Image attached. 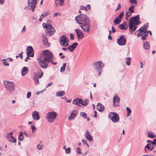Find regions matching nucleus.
<instances>
[{
    "label": "nucleus",
    "instance_id": "obj_1",
    "mask_svg": "<svg viewBox=\"0 0 156 156\" xmlns=\"http://www.w3.org/2000/svg\"><path fill=\"white\" fill-rule=\"evenodd\" d=\"M76 22L83 30L87 33L89 32L90 30V23L88 16L85 14H80L75 17Z\"/></svg>",
    "mask_w": 156,
    "mask_h": 156
},
{
    "label": "nucleus",
    "instance_id": "obj_2",
    "mask_svg": "<svg viewBox=\"0 0 156 156\" xmlns=\"http://www.w3.org/2000/svg\"><path fill=\"white\" fill-rule=\"evenodd\" d=\"M43 54L42 56L44 60H46L54 65L57 64V62H53V56L52 53L50 51L48 50L43 51Z\"/></svg>",
    "mask_w": 156,
    "mask_h": 156
},
{
    "label": "nucleus",
    "instance_id": "obj_3",
    "mask_svg": "<svg viewBox=\"0 0 156 156\" xmlns=\"http://www.w3.org/2000/svg\"><path fill=\"white\" fill-rule=\"evenodd\" d=\"M57 116V113L54 111H51L47 114L46 118L48 122H52L54 121Z\"/></svg>",
    "mask_w": 156,
    "mask_h": 156
},
{
    "label": "nucleus",
    "instance_id": "obj_4",
    "mask_svg": "<svg viewBox=\"0 0 156 156\" xmlns=\"http://www.w3.org/2000/svg\"><path fill=\"white\" fill-rule=\"evenodd\" d=\"M103 66L104 65L101 61L95 62L93 64V67L95 70L98 73V76L100 75Z\"/></svg>",
    "mask_w": 156,
    "mask_h": 156
},
{
    "label": "nucleus",
    "instance_id": "obj_5",
    "mask_svg": "<svg viewBox=\"0 0 156 156\" xmlns=\"http://www.w3.org/2000/svg\"><path fill=\"white\" fill-rule=\"evenodd\" d=\"M3 84L8 91L12 92L15 89L13 83L12 82L5 80L4 81Z\"/></svg>",
    "mask_w": 156,
    "mask_h": 156
},
{
    "label": "nucleus",
    "instance_id": "obj_6",
    "mask_svg": "<svg viewBox=\"0 0 156 156\" xmlns=\"http://www.w3.org/2000/svg\"><path fill=\"white\" fill-rule=\"evenodd\" d=\"M38 62L40 66L44 69H46L47 68L49 63V62L46 60H44L43 57H42L41 58H38Z\"/></svg>",
    "mask_w": 156,
    "mask_h": 156
},
{
    "label": "nucleus",
    "instance_id": "obj_7",
    "mask_svg": "<svg viewBox=\"0 0 156 156\" xmlns=\"http://www.w3.org/2000/svg\"><path fill=\"white\" fill-rule=\"evenodd\" d=\"M69 39L65 35H62L60 38L59 43L62 46H67L69 45Z\"/></svg>",
    "mask_w": 156,
    "mask_h": 156
},
{
    "label": "nucleus",
    "instance_id": "obj_8",
    "mask_svg": "<svg viewBox=\"0 0 156 156\" xmlns=\"http://www.w3.org/2000/svg\"><path fill=\"white\" fill-rule=\"evenodd\" d=\"M126 38L124 35H121L117 40V44L120 46H124L126 44Z\"/></svg>",
    "mask_w": 156,
    "mask_h": 156
},
{
    "label": "nucleus",
    "instance_id": "obj_9",
    "mask_svg": "<svg viewBox=\"0 0 156 156\" xmlns=\"http://www.w3.org/2000/svg\"><path fill=\"white\" fill-rule=\"evenodd\" d=\"M108 117L109 119L114 122H117L119 120V115L117 113L115 112H110L109 114Z\"/></svg>",
    "mask_w": 156,
    "mask_h": 156
},
{
    "label": "nucleus",
    "instance_id": "obj_10",
    "mask_svg": "<svg viewBox=\"0 0 156 156\" xmlns=\"http://www.w3.org/2000/svg\"><path fill=\"white\" fill-rule=\"evenodd\" d=\"M38 0H28V4L29 7L30 8L29 9H31L32 12H34L35 10V8L36 7V5L37 2Z\"/></svg>",
    "mask_w": 156,
    "mask_h": 156
},
{
    "label": "nucleus",
    "instance_id": "obj_11",
    "mask_svg": "<svg viewBox=\"0 0 156 156\" xmlns=\"http://www.w3.org/2000/svg\"><path fill=\"white\" fill-rule=\"evenodd\" d=\"M129 23H135L136 25H138L141 23V22H139V15H138L135 17H131L129 19Z\"/></svg>",
    "mask_w": 156,
    "mask_h": 156
},
{
    "label": "nucleus",
    "instance_id": "obj_12",
    "mask_svg": "<svg viewBox=\"0 0 156 156\" xmlns=\"http://www.w3.org/2000/svg\"><path fill=\"white\" fill-rule=\"evenodd\" d=\"M120 98L119 96L116 94H115L113 97V102L115 106H118L119 105Z\"/></svg>",
    "mask_w": 156,
    "mask_h": 156
},
{
    "label": "nucleus",
    "instance_id": "obj_13",
    "mask_svg": "<svg viewBox=\"0 0 156 156\" xmlns=\"http://www.w3.org/2000/svg\"><path fill=\"white\" fill-rule=\"evenodd\" d=\"M12 133H9L7 134V139L9 142L13 143H16V140L12 136Z\"/></svg>",
    "mask_w": 156,
    "mask_h": 156
},
{
    "label": "nucleus",
    "instance_id": "obj_14",
    "mask_svg": "<svg viewBox=\"0 0 156 156\" xmlns=\"http://www.w3.org/2000/svg\"><path fill=\"white\" fill-rule=\"evenodd\" d=\"M48 27L46 30L48 32V35L50 36H52L55 32V29L51 25L49 26Z\"/></svg>",
    "mask_w": 156,
    "mask_h": 156
},
{
    "label": "nucleus",
    "instance_id": "obj_15",
    "mask_svg": "<svg viewBox=\"0 0 156 156\" xmlns=\"http://www.w3.org/2000/svg\"><path fill=\"white\" fill-rule=\"evenodd\" d=\"M154 149V147L153 145L151 144H147L145 147L144 148L145 152L148 153L149 151H151Z\"/></svg>",
    "mask_w": 156,
    "mask_h": 156
},
{
    "label": "nucleus",
    "instance_id": "obj_16",
    "mask_svg": "<svg viewBox=\"0 0 156 156\" xmlns=\"http://www.w3.org/2000/svg\"><path fill=\"white\" fill-rule=\"evenodd\" d=\"M78 114V111L76 110H74L72 111L70 114V115L68 117L69 120L70 121L72 120Z\"/></svg>",
    "mask_w": 156,
    "mask_h": 156
},
{
    "label": "nucleus",
    "instance_id": "obj_17",
    "mask_svg": "<svg viewBox=\"0 0 156 156\" xmlns=\"http://www.w3.org/2000/svg\"><path fill=\"white\" fill-rule=\"evenodd\" d=\"M136 25L135 23H129V31L131 33L135 31L136 29Z\"/></svg>",
    "mask_w": 156,
    "mask_h": 156
},
{
    "label": "nucleus",
    "instance_id": "obj_18",
    "mask_svg": "<svg viewBox=\"0 0 156 156\" xmlns=\"http://www.w3.org/2000/svg\"><path fill=\"white\" fill-rule=\"evenodd\" d=\"M74 30L77 34L78 39L81 38L83 36V34L80 30L76 29Z\"/></svg>",
    "mask_w": 156,
    "mask_h": 156
},
{
    "label": "nucleus",
    "instance_id": "obj_19",
    "mask_svg": "<svg viewBox=\"0 0 156 156\" xmlns=\"http://www.w3.org/2000/svg\"><path fill=\"white\" fill-rule=\"evenodd\" d=\"M32 117L34 120H38L40 119L39 113L36 111H35L32 112Z\"/></svg>",
    "mask_w": 156,
    "mask_h": 156
},
{
    "label": "nucleus",
    "instance_id": "obj_20",
    "mask_svg": "<svg viewBox=\"0 0 156 156\" xmlns=\"http://www.w3.org/2000/svg\"><path fill=\"white\" fill-rule=\"evenodd\" d=\"M85 136L86 139L89 141H93V137L88 130L87 131L86 133L85 134Z\"/></svg>",
    "mask_w": 156,
    "mask_h": 156
},
{
    "label": "nucleus",
    "instance_id": "obj_21",
    "mask_svg": "<svg viewBox=\"0 0 156 156\" xmlns=\"http://www.w3.org/2000/svg\"><path fill=\"white\" fill-rule=\"evenodd\" d=\"M147 25L146 26H145V24L143 27H141L139 29L136 31V33L138 32L139 31H140V32H142L145 33V32H146L147 28L148 26V23H147Z\"/></svg>",
    "mask_w": 156,
    "mask_h": 156
},
{
    "label": "nucleus",
    "instance_id": "obj_22",
    "mask_svg": "<svg viewBox=\"0 0 156 156\" xmlns=\"http://www.w3.org/2000/svg\"><path fill=\"white\" fill-rule=\"evenodd\" d=\"M119 28L121 30H126L128 28V25L126 22H124L121 24L119 25Z\"/></svg>",
    "mask_w": 156,
    "mask_h": 156
},
{
    "label": "nucleus",
    "instance_id": "obj_23",
    "mask_svg": "<svg viewBox=\"0 0 156 156\" xmlns=\"http://www.w3.org/2000/svg\"><path fill=\"white\" fill-rule=\"evenodd\" d=\"M91 8V6L90 4H87L86 6L81 5L80 7V9L86 11H88Z\"/></svg>",
    "mask_w": 156,
    "mask_h": 156
},
{
    "label": "nucleus",
    "instance_id": "obj_24",
    "mask_svg": "<svg viewBox=\"0 0 156 156\" xmlns=\"http://www.w3.org/2000/svg\"><path fill=\"white\" fill-rule=\"evenodd\" d=\"M40 71L41 72L40 73L39 72L34 73V77L38 78H41L43 75V72L41 70H40Z\"/></svg>",
    "mask_w": 156,
    "mask_h": 156
},
{
    "label": "nucleus",
    "instance_id": "obj_25",
    "mask_svg": "<svg viewBox=\"0 0 156 156\" xmlns=\"http://www.w3.org/2000/svg\"><path fill=\"white\" fill-rule=\"evenodd\" d=\"M55 5L57 7L58 6V3L59 5L61 6H62L64 5V2L65 0H54Z\"/></svg>",
    "mask_w": 156,
    "mask_h": 156
},
{
    "label": "nucleus",
    "instance_id": "obj_26",
    "mask_svg": "<svg viewBox=\"0 0 156 156\" xmlns=\"http://www.w3.org/2000/svg\"><path fill=\"white\" fill-rule=\"evenodd\" d=\"M97 109L100 112H101L104 110V107L101 103H98L97 106Z\"/></svg>",
    "mask_w": 156,
    "mask_h": 156
},
{
    "label": "nucleus",
    "instance_id": "obj_27",
    "mask_svg": "<svg viewBox=\"0 0 156 156\" xmlns=\"http://www.w3.org/2000/svg\"><path fill=\"white\" fill-rule=\"evenodd\" d=\"M82 99L77 98L74 99L73 102V104L74 105H78L80 106L78 104H80V103L81 102Z\"/></svg>",
    "mask_w": 156,
    "mask_h": 156
},
{
    "label": "nucleus",
    "instance_id": "obj_28",
    "mask_svg": "<svg viewBox=\"0 0 156 156\" xmlns=\"http://www.w3.org/2000/svg\"><path fill=\"white\" fill-rule=\"evenodd\" d=\"M28 71V68L27 67H23V68L21 71V74L22 76H24L26 75Z\"/></svg>",
    "mask_w": 156,
    "mask_h": 156
},
{
    "label": "nucleus",
    "instance_id": "obj_29",
    "mask_svg": "<svg viewBox=\"0 0 156 156\" xmlns=\"http://www.w3.org/2000/svg\"><path fill=\"white\" fill-rule=\"evenodd\" d=\"M78 45V43L76 42L73 43L71 45H70V47H72V49L70 50V51L71 52H73L75 48H76L77 45Z\"/></svg>",
    "mask_w": 156,
    "mask_h": 156
},
{
    "label": "nucleus",
    "instance_id": "obj_30",
    "mask_svg": "<svg viewBox=\"0 0 156 156\" xmlns=\"http://www.w3.org/2000/svg\"><path fill=\"white\" fill-rule=\"evenodd\" d=\"M43 43L44 44L48 46H49L50 45V43L48 41V39L46 37H44L42 38Z\"/></svg>",
    "mask_w": 156,
    "mask_h": 156
},
{
    "label": "nucleus",
    "instance_id": "obj_31",
    "mask_svg": "<svg viewBox=\"0 0 156 156\" xmlns=\"http://www.w3.org/2000/svg\"><path fill=\"white\" fill-rule=\"evenodd\" d=\"M81 102L80 103V104H81L83 106H85L88 104L89 103V101L88 99H85L84 101L82 99V101H81Z\"/></svg>",
    "mask_w": 156,
    "mask_h": 156
},
{
    "label": "nucleus",
    "instance_id": "obj_32",
    "mask_svg": "<svg viewBox=\"0 0 156 156\" xmlns=\"http://www.w3.org/2000/svg\"><path fill=\"white\" fill-rule=\"evenodd\" d=\"M121 21V20L120 19L117 17L114 20L113 22L114 23V25H116L119 24L120 23Z\"/></svg>",
    "mask_w": 156,
    "mask_h": 156
},
{
    "label": "nucleus",
    "instance_id": "obj_33",
    "mask_svg": "<svg viewBox=\"0 0 156 156\" xmlns=\"http://www.w3.org/2000/svg\"><path fill=\"white\" fill-rule=\"evenodd\" d=\"M143 45L144 48L147 50H148L150 48V45L146 41H144L143 42Z\"/></svg>",
    "mask_w": 156,
    "mask_h": 156
},
{
    "label": "nucleus",
    "instance_id": "obj_34",
    "mask_svg": "<svg viewBox=\"0 0 156 156\" xmlns=\"http://www.w3.org/2000/svg\"><path fill=\"white\" fill-rule=\"evenodd\" d=\"M64 91L62 90L60 91L57 92L56 93V95L58 97H61L65 94Z\"/></svg>",
    "mask_w": 156,
    "mask_h": 156
},
{
    "label": "nucleus",
    "instance_id": "obj_35",
    "mask_svg": "<svg viewBox=\"0 0 156 156\" xmlns=\"http://www.w3.org/2000/svg\"><path fill=\"white\" fill-rule=\"evenodd\" d=\"M147 133H148V136L149 137L151 138H153L156 137V135L154 134L153 133L151 132H149V131H147Z\"/></svg>",
    "mask_w": 156,
    "mask_h": 156
},
{
    "label": "nucleus",
    "instance_id": "obj_36",
    "mask_svg": "<svg viewBox=\"0 0 156 156\" xmlns=\"http://www.w3.org/2000/svg\"><path fill=\"white\" fill-rule=\"evenodd\" d=\"M129 2L132 5L135 6H136L137 3V0H129Z\"/></svg>",
    "mask_w": 156,
    "mask_h": 156
},
{
    "label": "nucleus",
    "instance_id": "obj_37",
    "mask_svg": "<svg viewBox=\"0 0 156 156\" xmlns=\"http://www.w3.org/2000/svg\"><path fill=\"white\" fill-rule=\"evenodd\" d=\"M134 5H133L131 6L129 9L128 10L130 11L129 12V13H133L134 12V7L135 6Z\"/></svg>",
    "mask_w": 156,
    "mask_h": 156
},
{
    "label": "nucleus",
    "instance_id": "obj_38",
    "mask_svg": "<svg viewBox=\"0 0 156 156\" xmlns=\"http://www.w3.org/2000/svg\"><path fill=\"white\" fill-rule=\"evenodd\" d=\"M66 66V63H64L63 64L62 66L61 67L60 69V72H64L65 70V68Z\"/></svg>",
    "mask_w": 156,
    "mask_h": 156
},
{
    "label": "nucleus",
    "instance_id": "obj_39",
    "mask_svg": "<svg viewBox=\"0 0 156 156\" xmlns=\"http://www.w3.org/2000/svg\"><path fill=\"white\" fill-rule=\"evenodd\" d=\"M131 58L130 57H127L126 58V60H127L126 62V64L128 65L129 66L130 64V61L131 60Z\"/></svg>",
    "mask_w": 156,
    "mask_h": 156
},
{
    "label": "nucleus",
    "instance_id": "obj_40",
    "mask_svg": "<svg viewBox=\"0 0 156 156\" xmlns=\"http://www.w3.org/2000/svg\"><path fill=\"white\" fill-rule=\"evenodd\" d=\"M50 14V12H49V11H46L45 12L42 14L41 16H42L44 18L45 17V16L49 15V14Z\"/></svg>",
    "mask_w": 156,
    "mask_h": 156
},
{
    "label": "nucleus",
    "instance_id": "obj_41",
    "mask_svg": "<svg viewBox=\"0 0 156 156\" xmlns=\"http://www.w3.org/2000/svg\"><path fill=\"white\" fill-rule=\"evenodd\" d=\"M144 33L141 37V39L142 40H146V37H147L148 35L147 33H146V32H145V33Z\"/></svg>",
    "mask_w": 156,
    "mask_h": 156
},
{
    "label": "nucleus",
    "instance_id": "obj_42",
    "mask_svg": "<svg viewBox=\"0 0 156 156\" xmlns=\"http://www.w3.org/2000/svg\"><path fill=\"white\" fill-rule=\"evenodd\" d=\"M23 140V133L22 132L20 133V134L19 136L18 140L20 141H22Z\"/></svg>",
    "mask_w": 156,
    "mask_h": 156
},
{
    "label": "nucleus",
    "instance_id": "obj_43",
    "mask_svg": "<svg viewBox=\"0 0 156 156\" xmlns=\"http://www.w3.org/2000/svg\"><path fill=\"white\" fill-rule=\"evenodd\" d=\"M131 13H129V12H126L125 14V18L126 20H127L128 19L129 17L131 15Z\"/></svg>",
    "mask_w": 156,
    "mask_h": 156
},
{
    "label": "nucleus",
    "instance_id": "obj_44",
    "mask_svg": "<svg viewBox=\"0 0 156 156\" xmlns=\"http://www.w3.org/2000/svg\"><path fill=\"white\" fill-rule=\"evenodd\" d=\"M126 109L127 111V116H128L131 112V110L130 108L129 107H127L126 108Z\"/></svg>",
    "mask_w": 156,
    "mask_h": 156
},
{
    "label": "nucleus",
    "instance_id": "obj_45",
    "mask_svg": "<svg viewBox=\"0 0 156 156\" xmlns=\"http://www.w3.org/2000/svg\"><path fill=\"white\" fill-rule=\"evenodd\" d=\"M27 54L29 55V56L31 57H33L34 56V51H28L27 52Z\"/></svg>",
    "mask_w": 156,
    "mask_h": 156
},
{
    "label": "nucleus",
    "instance_id": "obj_46",
    "mask_svg": "<svg viewBox=\"0 0 156 156\" xmlns=\"http://www.w3.org/2000/svg\"><path fill=\"white\" fill-rule=\"evenodd\" d=\"M80 115L81 116L83 117L84 118H87V115L86 113L83 112H81L80 113Z\"/></svg>",
    "mask_w": 156,
    "mask_h": 156
},
{
    "label": "nucleus",
    "instance_id": "obj_47",
    "mask_svg": "<svg viewBox=\"0 0 156 156\" xmlns=\"http://www.w3.org/2000/svg\"><path fill=\"white\" fill-rule=\"evenodd\" d=\"M51 25H50L48 24H47L46 23H43L42 24V26L43 27L45 28H46V29H47L48 28L49 26H50Z\"/></svg>",
    "mask_w": 156,
    "mask_h": 156
},
{
    "label": "nucleus",
    "instance_id": "obj_48",
    "mask_svg": "<svg viewBox=\"0 0 156 156\" xmlns=\"http://www.w3.org/2000/svg\"><path fill=\"white\" fill-rule=\"evenodd\" d=\"M27 52L28 51H34V50L33 48L31 46H29L27 48Z\"/></svg>",
    "mask_w": 156,
    "mask_h": 156
},
{
    "label": "nucleus",
    "instance_id": "obj_49",
    "mask_svg": "<svg viewBox=\"0 0 156 156\" xmlns=\"http://www.w3.org/2000/svg\"><path fill=\"white\" fill-rule=\"evenodd\" d=\"M35 83H36L37 84H39V82L38 78L34 77V78L33 79Z\"/></svg>",
    "mask_w": 156,
    "mask_h": 156
},
{
    "label": "nucleus",
    "instance_id": "obj_50",
    "mask_svg": "<svg viewBox=\"0 0 156 156\" xmlns=\"http://www.w3.org/2000/svg\"><path fill=\"white\" fill-rule=\"evenodd\" d=\"M124 12H122L121 13H120L119 15V16L118 17V18H119V19H120L122 20V19L123 16L124 14Z\"/></svg>",
    "mask_w": 156,
    "mask_h": 156
},
{
    "label": "nucleus",
    "instance_id": "obj_51",
    "mask_svg": "<svg viewBox=\"0 0 156 156\" xmlns=\"http://www.w3.org/2000/svg\"><path fill=\"white\" fill-rule=\"evenodd\" d=\"M31 128L32 129V132L33 133L36 130V127L34 125H32L31 126Z\"/></svg>",
    "mask_w": 156,
    "mask_h": 156
},
{
    "label": "nucleus",
    "instance_id": "obj_52",
    "mask_svg": "<svg viewBox=\"0 0 156 156\" xmlns=\"http://www.w3.org/2000/svg\"><path fill=\"white\" fill-rule=\"evenodd\" d=\"M6 60V59H2V61H4V62H3V65L4 66H8L9 65V64L7 62H5V61Z\"/></svg>",
    "mask_w": 156,
    "mask_h": 156
},
{
    "label": "nucleus",
    "instance_id": "obj_53",
    "mask_svg": "<svg viewBox=\"0 0 156 156\" xmlns=\"http://www.w3.org/2000/svg\"><path fill=\"white\" fill-rule=\"evenodd\" d=\"M82 142L85 144L88 147H89V146L87 143V140L85 139L82 140Z\"/></svg>",
    "mask_w": 156,
    "mask_h": 156
},
{
    "label": "nucleus",
    "instance_id": "obj_54",
    "mask_svg": "<svg viewBox=\"0 0 156 156\" xmlns=\"http://www.w3.org/2000/svg\"><path fill=\"white\" fill-rule=\"evenodd\" d=\"M71 148L68 147L66 149L65 152L66 153L69 154L71 152Z\"/></svg>",
    "mask_w": 156,
    "mask_h": 156
},
{
    "label": "nucleus",
    "instance_id": "obj_55",
    "mask_svg": "<svg viewBox=\"0 0 156 156\" xmlns=\"http://www.w3.org/2000/svg\"><path fill=\"white\" fill-rule=\"evenodd\" d=\"M37 149L39 150H41L43 148L41 146V144H39L37 145Z\"/></svg>",
    "mask_w": 156,
    "mask_h": 156
},
{
    "label": "nucleus",
    "instance_id": "obj_56",
    "mask_svg": "<svg viewBox=\"0 0 156 156\" xmlns=\"http://www.w3.org/2000/svg\"><path fill=\"white\" fill-rule=\"evenodd\" d=\"M76 152L77 154H80L81 153L80 148L78 147L76 149Z\"/></svg>",
    "mask_w": 156,
    "mask_h": 156
},
{
    "label": "nucleus",
    "instance_id": "obj_57",
    "mask_svg": "<svg viewBox=\"0 0 156 156\" xmlns=\"http://www.w3.org/2000/svg\"><path fill=\"white\" fill-rule=\"evenodd\" d=\"M60 15V14L59 13L56 12L54 14L53 16L54 17H57L58 15Z\"/></svg>",
    "mask_w": 156,
    "mask_h": 156
},
{
    "label": "nucleus",
    "instance_id": "obj_58",
    "mask_svg": "<svg viewBox=\"0 0 156 156\" xmlns=\"http://www.w3.org/2000/svg\"><path fill=\"white\" fill-rule=\"evenodd\" d=\"M26 26H24L22 28V30L21 31V32L22 33L26 31Z\"/></svg>",
    "mask_w": 156,
    "mask_h": 156
},
{
    "label": "nucleus",
    "instance_id": "obj_59",
    "mask_svg": "<svg viewBox=\"0 0 156 156\" xmlns=\"http://www.w3.org/2000/svg\"><path fill=\"white\" fill-rule=\"evenodd\" d=\"M31 93L30 92H28L27 94V98H30V96H31Z\"/></svg>",
    "mask_w": 156,
    "mask_h": 156
},
{
    "label": "nucleus",
    "instance_id": "obj_60",
    "mask_svg": "<svg viewBox=\"0 0 156 156\" xmlns=\"http://www.w3.org/2000/svg\"><path fill=\"white\" fill-rule=\"evenodd\" d=\"M151 144L152 145H155L156 144V139H154L153 141H151Z\"/></svg>",
    "mask_w": 156,
    "mask_h": 156
},
{
    "label": "nucleus",
    "instance_id": "obj_61",
    "mask_svg": "<svg viewBox=\"0 0 156 156\" xmlns=\"http://www.w3.org/2000/svg\"><path fill=\"white\" fill-rule=\"evenodd\" d=\"M70 39L71 40H74V35L72 34H70Z\"/></svg>",
    "mask_w": 156,
    "mask_h": 156
},
{
    "label": "nucleus",
    "instance_id": "obj_62",
    "mask_svg": "<svg viewBox=\"0 0 156 156\" xmlns=\"http://www.w3.org/2000/svg\"><path fill=\"white\" fill-rule=\"evenodd\" d=\"M120 8H121V4L120 3H119L118 4V6H117V7L116 10V11H117V10H119V9H120Z\"/></svg>",
    "mask_w": 156,
    "mask_h": 156
},
{
    "label": "nucleus",
    "instance_id": "obj_63",
    "mask_svg": "<svg viewBox=\"0 0 156 156\" xmlns=\"http://www.w3.org/2000/svg\"><path fill=\"white\" fill-rule=\"evenodd\" d=\"M23 53V52H22L21 53H20L18 55L19 57L21 59H22L23 58V56L22 55Z\"/></svg>",
    "mask_w": 156,
    "mask_h": 156
},
{
    "label": "nucleus",
    "instance_id": "obj_64",
    "mask_svg": "<svg viewBox=\"0 0 156 156\" xmlns=\"http://www.w3.org/2000/svg\"><path fill=\"white\" fill-rule=\"evenodd\" d=\"M112 32L113 33H115V30L113 26L112 27Z\"/></svg>",
    "mask_w": 156,
    "mask_h": 156
}]
</instances>
